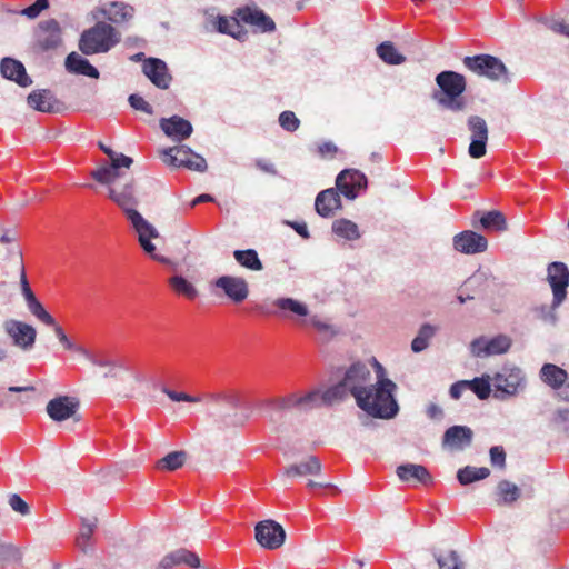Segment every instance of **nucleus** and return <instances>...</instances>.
Returning <instances> with one entry per match:
<instances>
[{"mask_svg":"<svg viewBox=\"0 0 569 569\" xmlns=\"http://www.w3.org/2000/svg\"><path fill=\"white\" fill-rule=\"evenodd\" d=\"M131 167H119L110 171H91L90 176L98 183L108 187L109 199L117 204L132 228L138 233V240L146 253L153 260L161 263H169L164 257L156 253V247L151 243V239L159 237L158 230L136 209L139 204V196L137 191V181L130 172Z\"/></svg>","mask_w":569,"mask_h":569,"instance_id":"nucleus-1","label":"nucleus"},{"mask_svg":"<svg viewBox=\"0 0 569 569\" xmlns=\"http://www.w3.org/2000/svg\"><path fill=\"white\" fill-rule=\"evenodd\" d=\"M349 389L343 381L328 388L322 393L319 391H310L305 396L295 393L282 398H277L270 402L271 413L269 417L273 430L278 433H288L291 428V421L295 418L296 409H307L325 405H332L347 397Z\"/></svg>","mask_w":569,"mask_h":569,"instance_id":"nucleus-2","label":"nucleus"},{"mask_svg":"<svg viewBox=\"0 0 569 569\" xmlns=\"http://www.w3.org/2000/svg\"><path fill=\"white\" fill-rule=\"evenodd\" d=\"M396 383L387 378L379 379L376 385H371L360 397L357 405L368 415L375 418L390 419L399 410L393 397Z\"/></svg>","mask_w":569,"mask_h":569,"instance_id":"nucleus-3","label":"nucleus"},{"mask_svg":"<svg viewBox=\"0 0 569 569\" xmlns=\"http://www.w3.org/2000/svg\"><path fill=\"white\" fill-rule=\"evenodd\" d=\"M438 91L432 93V99L443 109L452 112L465 110L467 102L462 93L466 91L467 81L463 74L456 71H442L437 74Z\"/></svg>","mask_w":569,"mask_h":569,"instance_id":"nucleus-4","label":"nucleus"},{"mask_svg":"<svg viewBox=\"0 0 569 569\" xmlns=\"http://www.w3.org/2000/svg\"><path fill=\"white\" fill-rule=\"evenodd\" d=\"M120 41L119 32L104 21L84 30L79 40V50L86 56L109 51Z\"/></svg>","mask_w":569,"mask_h":569,"instance_id":"nucleus-5","label":"nucleus"},{"mask_svg":"<svg viewBox=\"0 0 569 569\" xmlns=\"http://www.w3.org/2000/svg\"><path fill=\"white\" fill-rule=\"evenodd\" d=\"M89 360L98 370L94 372V377L99 380L106 381L107 387L112 390H117L118 393H123L126 397L129 396L128 391L132 388L127 389L124 383L129 376L128 368L122 361L111 357H92L88 355Z\"/></svg>","mask_w":569,"mask_h":569,"instance_id":"nucleus-6","label":"nucleus"},{"mask_svg":"<svg viewBox=\"0 0 569 569\" xmlns=\"http://www.w3.org/2000/svg\"><path fill=\"white\" fill-rule=\"evenodd\" d=\"M212 400L226 405L227 409H219L214 425L217 430L227 432L242 427L249 415L241 410L239 397L236 393H221L212 396Z\"/></svg>","mask_w":569,"mask_h":569,"instance_id":"nucleus-7","label":"nucleus"},{"mask_svg":"<svg viewBox=\"0 0 569 569\" xmlns=\"http://www.w3.org/2000/svg\"><path fill=\"white\" fill-rule=\"evenodd\" d=\"M463 66L480 77H486L491 81L510 80L508 69L505 63L497 57L491 54H477L472 57H465Z\"/></svg>","mask_w":569,"mask_h":569,"instance_id":"nucleus-8","label":"nucleus"},{"mask_svg":"<svg viewBox=\"0 0 569 569\" xmlns=\"http://www.w3.org/2000/svg\"><path fill=\"white\" fill-rule=\"evenodd\" d=\"M213 287L220 291V296L234 305H240L248 299L250 290L248 281L239 276H221L213 281Z\"/></svg>","mask_w":569,"mask_h":569,"instance_id":"nucleus-9","label":"nucleus"},{"mask_svg":"<svg viewBox=\"0 0 569 569\" xmlns=\"http://www.w3.org/2000/svg\"><path fill=\"white\" fill-rule=\"evenodd\" d=\"M254 538L262 548L276 550L284 543L286 532L280 523L268 519L256 525Z\"/></svg>","mask_w":569,"mask_h":569,"instance_id":"nucleus-10","label":"nucleus"},{"mask_svg":"<svg viewBox=\"0 0 569 569\" xmlns=\"http://www.w3.org/2000/svg\"><path fill=\"white\" fill-rule=\"evenodd\" d=\"M79 401L69 396H58L51 399L46 407L47 415L56 422H62L68 419L79 422L81 417L78 413Z\"/></svg>","mask_w":569,"mask_h":569,"instance_id":"nucleus-11","label":"nucleus"},{"mask_svg":"<svg viewBox=\"0 0 569 569\" xmlns=\"http://www.w3.org/2000/svg\"><path fill=\"white\" fill-rule=\"evenodd\" d=\"M548 282L552 289V307H559L567 297L569 286V269L563 262H552L548 266Z\"/></svg>","mask_w":569,"mask_h":569,"instance_id":"nucleus-12","label":"nucleus"},{"mask_svg":"<svg viewBox=\"0 0 569 569\" xmlns=\"http://www.w3.org/2000/svg\"><path fill=\"white\" fill-rule=\"evenodd\" d=\"M342 381L357 401L358 397L371 386V372L365 363L355 362L346 371Z\"/></svg>","mask_w":569,"mask_h":569,"instance_id":"nucleus-13","label":"nucleus"},{"mask_svg":"<svg viewBox=\"0 0 569 569\" xmlns=\"http://www.w3.org/2000/svg\"><path fill=\"white\" fill-rule=\"evenodd\" d=\"M3 328L6 333L12 339L16 347L22 350H30L33 348L37 330L29 323L10 319L4 321Z\"/></svg>","mask_w":569,"mask_h":569,"instance_id":"nucleus-14","label":"nucleus"},{"mask_svg":"<svg viewBox=\"0 0 569 569\" xmlns=\"http://www.w3.org/2000/svg\"><path fill=\"white\" fill-rule=\"evenodd\" d=\"M468 129L471 132V142L468 148V153L471 158L479 159L487 152L488 141V127L479 116H471L468 119Z\"/></svg>","mask_w":569,"mask_h":569,"instance_id":"nucleus-15","label":"nucleus"},{"mask_svg":"<svg viewBox=\"0 0 569 569\" xmlns=\"http://www.w3.org/2000/svg\"><path fill=\"white\" fill-rule=\"evenodd\" d=\"M523 376L520 369H509L497 373L493 378L496 388L495 397L505 399L506 396H515L523 385Z\"/></svg>","mask_w":569,"mask_h":569,"instance_id":"nucleus-16","label":"nucleus"},{"mask_svg":"<svg viewBox=\"0 0 569 569\" xmlns=\"http://www.w3.org/2000/svg\"><path fill=\"white\" fill-rule=\"evenodd\" d=\"M336 186L346 198L353 200L359 190L367 188V178L359 170L346 169L338 174Z\"/></svg>","mask_w":569,"mask_h":569,"instance_id":"nucleus-17","label":"nucleus"},{"mask_svg":"<svg viewBox=\"0 0 569 569\" xmlns=\"http://www.w3.org/2000/svg\"><path fill=\"white\" fill-rule=\"evenodd\" d=\"M453 248L465 254H476L487 250L488 241L482 234L466 230L453 237Z\"/></svg>","mask_w":569,"mask_h":569,"instance_id":"nucleus-18","label":"nucleus"},{"mask_svg":"<svg viewBox=\"0 0 569 569\" xmlns=\"http://www.w3.org/2000/svg\"><path fill=\"white\" fill-rule=\"evenodd\" d=\"M146 77L159 89H168L172 77L166 62L158 58H148L142 64Z\"/></svg>","mask_w":569,"mask_h":569,"instance_id":"nucleus-19","label":"nucleus"},{"mask_svg":"<svg viewBox=\"0 0 569 569\" xmlns=\"http://www.w3.org/2000/svg\"><path fill=\"white\" fill-rule=\"evenodd\" d=\"M237 17L261 32H272L276 30L274 21L257 7H243L237 10Z\"/></svg>","mask_w":569,"mask_h":569,"instance_id":"nucleus-20","label":"nucleus"},{"mask_svg":"<svg viewBox=\"0 0 569 569\" xmlns=\"http://www.w3.org/2000/svg\"><path fill=\"white\" fill-rule=\"evenodd\" d=\"M180 565H186L190 568L198 569L201 567V560L196 552L186 548H180L166 555L160 560L157 569H171Z\"/></svg>","mask_w":569,"mask_h":569,"instance_id":"nucleus-21","label":"nucleus"},{"mask_svg":"<svg viewBox=\"0 0 569 569\" xmlns=\"http://www.w3.org/2000/svg\"><path fill=\"white\" fill-rule=\"evenodd\" d=\"M29 107L40 112H58L62 103L48 89H38L29 93L27 98Z\"/></svg>","mask_w":569,"mask_h":569,"instance_id":"nucleus-22","label":"nucleus"},{"mask_svg":"<svg viewBox=\"0 0 569 569\" xmlns=\"http://www.w3.org/2000/svg\"><path fill=\"white\" fill-rule=\"evenodd\" d=\"M161 130L174 141H183L189 138L193 131L192 124L179 117L172 116L160 120Z\"/></svg>","mask_w":569,"mask_h":569,"instance_id":"nucleus-23","label":"nucleus"},{"mask_svg":"<svg viewBox=\"0 0 569 569\" xmlns=\"http://www.w3.org/2000/svg\"><path fill=\"white\" fill-rule=\"evenodd\" d=\"M19 258V268H20V284H21V291L24 297V300L27 302V307L29 311L36 317V318H43L48 320V311L44 309L42 303L37 299L36 295L31 290L26 270L22 263V256L20 252H18Z\"/></svg>","mask_w":569,"mask_h":569,"instance_id":"nucleus-24","label":"nucleus"},{"mask_svg":"<svg viewBox=\"0 0 569 569\" xmlns=\"http://www.w3.org/2000/svg\"><path fill=\"white\" fill-rule=\"evenodd\" d=\"M339 192L338 189L329 188L318 193L315 201V209L320 217H332L337 210L341 209Z\"/></svg>","mask_w":569,"mask_h":569,"instance_id":"nucleus-25","label":"nucleus"},{"mask_svg":"<svg viewBox=\"0 0 569 569\" xmlns=\"http://www.w3.org/2000/svg\"><path fill=\"white\" fill-rule=\"evenodd\" d=\"M473 432L466 426H453L446 430L442 439L443 447L451 450H463L471 445Z\"/></svg>","mask_w":569,"mask_h":569,"instance_id":"nucleus-26","label":"nucleus"},{"mask_svg":"<svg viewBox=\"0 0 569 569\" xmlns=\"http://www.w3.org/2000/svg\"><path fill=\"white\" fill-rule=\"evenodd\" d=\"M61 29L56 20L46 21L40 26L37 44L42 50L56 49L61 44Z\"/></svg>","mask_w":569,"mask_h":569,"instance_id":"nucleus-27","label":"nucleus"},{"mask_svg":"<svg viewBox=\"0 0 569 569\" xmlns=\"http://www.w3.org/2000/svg\"><path fill=\"white\" fill-rule=\"evenodd\" d=\"M396 473L403 482H417L421 485L432 483V476L422 465L403 463L397 467Z\"/></svg>","mask_w":569,"mask_h":569,"instance_id":"nucleus-28","label":"nucleus"},{"mask_svg":"<svg viewBox=\"0 0 569 569\" xmlns=\"http://www.w3.org/2000/svg\"><path fill=\"white\" fill-rule=\"evenodd\" d=\"M0 71L3 78L17 82L20 87H29L32 83L27 74L24 66L12 58H4L0 64Z\"/></svg>","mask_w":569,"mask_h":569,"instance_id":"nucleus-29","label":"nucleus"},{"mask_svg":"<svg viewBox=\"0 0 569 569\" xmlns=\"http://www.w3.org/2000/svg\"><path fill=\"white\" fill-rule=\"evenodd\" d=\"M322 466L316 456H308L306 460L292 463L284 468L283 475L289 478L293 477H318L321 475Z\"/></svg>","mask_w":569,"mask_h":569,"instance_id":"nucleus-30","label":"nucleus"},{"mask_svg":"<svg viewBox=\"0 0 569 569\" xmlns=\"http://www.w3.org/2000/svg\"><path fill=\"white\" fill-rule=\"evenodd\" d=\"M497 286V279L486 271L478 270L465 282V290L470 291L475 297L488 293Z\"/></svg>","mask_w":569,"mask_h":569,"instance_id":"nucleus-31","label":"nucleus"},{"mask_svg":"<svg viewBox=\"0 0 569 569\" xmlns=\"http://www.w3.org/2000/svg\"><path fill=\"white\" fill-rule=\"evenodd\" d=\"M478 218L479 227L489 232H503L508 229L505 214L498 210L476 211L473 219Z\"/></svg>","mask_w":569,"mask_h":569,"instance_id":"nucleus-32","label":"nucleus"},{"mask_svg":"<svg viewBox=\"0 0 569 569\" xmlns=\"http://www.w3.org/2000/svg\"><path fill=\"white\" fill-rule=\"evenodd\" d=\"M99 12L109 21L119 24L129 21L133 17L134 9L124 2L113 1L108 8L99 9Z\"/></svg>","mask_w":569,"mask_h":569,"instance_id":"nucleus-33","label":"nucleus"},{"mask_svg":"<svg viewBox=\"0 0 569 569\" xmlns=\"http://www.w3.org/2000/svg\"><path fill=\"white\" fill-rule=\"evenodd\" d=\"M66 69L71 73L82 74L93 79L99 78L98 69L76 52L68 54L66 59Z\"/></svg>","mask_w":569,"mask_h":569,"instance_id":"nucleus-34","label":"nucleus"},{"mask_svg":"<svg viewBox=\"0 0 569 569\" xmlns=\"http://www.w3.org/2000/svg\"><path fill=\"white\" fill-rule=\"evenodd\" d=\"M100 150L108 156L109 161L102 163L93 171H102L107 170L110 171L112 169H117L119 167H131L133 164V159L131 157H128L123 153L116 152L110 147H107L104 143L99 142L98 143Z\"/></svg>","mask_w":569,"mask_h":569,"instance_id":"nucleus-35","label":"nucleus"},{"mask_svg":"<svg viewBox=\"0 0 569 569\" xmlns=\"http://www.w3.org/2000/svg\"><path fill=\"white\" fill-rule=\"evenodd\" d=\"M190 157L192 150L186 146L169 148L161 153L163 163L174 168L186 167Z\"/></svg>","mask_w":569,"mask_h":569,"instance_id":"nucleus-36","label":"nucleus"},{"mask_svg":"<svg viewBox=\"0 0 569 569\" xmlns=\"http://www.w3.org/2000/svg\"><path fill=\"white\" fill-rule=\"evenodd\" d=\"M540 375L542 381L552 389H560L568 379L567 371L552 363L543 365Z\"/></svg>","mask_w":569,"mask_h":569,"instance_id":"nucleus-37","label":"nucleus"},{"mask_svg":"<svg viewBox=\"0 0 569 569\" xmlns=\"http://www.w3.org/2000/svg\"><path fill=\"white\" fill-rule=\"evenodd\" d=\"M47 317H48V320L43 319V318H37V319L40 320L42 323L53 328V331H54L58 340L60 341V343L63 346V348L66 350L74 351V352H78V353H81V355H84L86 357H88L89 353H88L87 349L83 348L82 346H77L76 343H73L68 338V336L66 335L62 327L54 320V318L49 312H48Z\"/></svg>","mask_w":569,"mask_h":569,"instance_id":"nucleus-38","label":"nucleus"},{"mask_svg":"<svg viewBox=\"0 0 569 569\" xmlns=\"http://www.w3.org/2000/svg\"><path fill=\"white\" fill-rule=\"evenodd\" d=\"M240 21L239 17H219L217 19V30L220 33L229 34L234 39L240 40L247 36V32L243 30Z\"/></svg>","mask_w":569,"mask_h":569,"instance_id":"nucleus-39","label":"nucleus"},{"mask_svg":"<svg viewBox=\"0 0 569 569\" xmlns=\"http://www.w3.org/2000/svg\"><path fill=\"white\" fill-rule=\"evenodd\" d=\"M377 56L387 64L398 66L406 61V57L401 54L391 41L381 42L376 48Z\"/></svg>","mask_w":569,"mask_h":569,"instance_id":"nucleus-40","label":"nucleus"},{"mask_svg":"<svg viewBox=\"0 0 569 569\" xmlns=\"http://www.w3.org/2000/svg\"><path fill=\"white\" fill-rule=\"evenodd\" d=\"M332 232L346 240L352 241L360 238L358 226L349 219H337L332 223Z\"/></svg>","mask_w":569,"mask_h":569,"instance_id":"nucleus-41","label":"nucleus"},{"mask_svg":"<svg viewBox=\"0 0 569 569\" xmlns=\"http://www.w3.org/2000/svg\"><path fill=\"white\" fill-rule=\"evenodd\" d=\"M233 257L242 268L250 271H261L263 269V264L254 249L236 250Z\"/></svg>","mask_w":569,"mask_h":569,"instance_id":"nucleus-42","label":"nucleus"},{"mask_svg":"<svg viewBox=\"0 0 569 569\" xmlns=\"http://www.w3.org/2000/svg\"><path fill=\"white\" fill-rule=\"evenodd\" d=\"M168 282L171 289L178 296H183L189 300H193L198 297V290L196 286L182 276H173L169 278Z\"/></svg>","mask_w":569,"mask_h":569,"instance_id":"nucleus-43","label":"nucleus"},{"mask_svg":"<svg viewBox=\"0 0 569 569\" xmlns=\"http://www.w3.org/2000/svg\"><path fill=\"white\" fill-rule=\"evenodd\" d=\"M496 495L499 505H510L520 497V489L508 480H501L497 486Z\"/></svg>","mask_w":569,"mask_h":569,"instance_id":"nucleus-44","label":"nucleus"},{"mask_svg":"<svg viewBox=\"0 0 569 569\" xmlns=\"http://www.w3.org/2000/svg\"><path fill=\"white\" fill-rule=\"evenodd\" d=\"M489 475L490 470L486 467L477 468L467 466L458 470L457 478L461 485L466 486L475 481L486 479Z\"/></svg>","mask_w":569,"mask_h":569,"instance_id":"nucleus-45","label":"nucleus"},{"mask_svg":"<svg viewBox=\"0 0 569 569\" xmlns=\"http://www.w3.org/2000/svg\"><path fill=\"white\" fill-rule=\"evenodd\" d=\"M186 460L187 453L184 451H172L158 460L157 468L166 471H174L181 468Z\"/></svg>","mask_w":569,"mask_h":569,"instance_id":"nucleus-46","label":"nucleus"},{"mask_svg":"<svg viewBox=\"0 0 569 569\" xmlns=\"http://www.w3.org/2000/svg\"><path fill=\"white\" fill-rule=\"evenodd\" d=\"M96 525L97 519L82 520V527L80 529L79 535L77 536L76 545L84 553H87L88 550L90 549V540L94 532Z\"/></svg>","mask_w":569,"mask_h":569,"instance_id":"nucleus-47","label":"nucleus"},{"mask_svg":"<svg viewBox=\"0 0 569 569\" xmlns=\"http://www.w3.org/2000/svg\"><path fill=\"white\" fill-rule=\"evenodd\" d=\"M436 327L425 323L420 327L417 337L411 342V349L413 352H421L429 346V340L435 336Z\"/></svg>","mask_w":569,"mask_h":569,"instance_id":"nucleus-48","label":"nucleus"},{"mask_svg":"<svg viewBox=\"0 0 569 569\" xmlns=\"http://www.w3.org/2000/svg\"><path fill=\"white\" fill-rule=\"evenodd\" d=\"M511 346V339L508 336L499 335L487 341L483 350L485 356L501 355L509 350Z\"/></svg>","mask_w":569,"mask_h":569,"instance_id":"nucleus-49","label":"nucleus"},{"mask_svg":"<svg viewBox=\"0 0 569 569\" xmlns=\"http://www.w3.org/2000/svg\"><path fill=\"white\" fill-rule=\"evenodd\" d=\"M273 305L281 311H290L301 317L308 315L307 306L292 298H278Z\"/></svg>","mask_w":569,"mask_h":569,"instance_id":"nucleus-50","label":"nucleus"},{"mask_svg":"<svg viewBox=\"0 0 569 569\" xmlns=\"http://www.w3.org/2000/svg\"><path fill=\"white\" fill-rule=\"evenodd\" d=\"M439 569H462L463 562L457 551L451 550L446 556L435 555Z\"/></svg>","mask_w":569,"mask_h":569,"instance_id":"nucleus-51","label":"nucleus"},{"mask_svg":"<svg viewBox=\"0 0 569 569\" xmlns=\"http://www.w3.org/2000/svg\"><path fill=\"white\" fill-rule=\"evenodd\" d=\"M467 385L468 389L472 390L481 400L487 399L490 395L491 388L488 379L475 378L472 380H467Z\"/></svg>","mask_w":569,"mask_h":569,"instance_id":"nucleus-52","label":"nucleus"},{"mask_svg":"<svg viewBox=\"0 0 569 569\" xmlns=\"http://www.w3.org/2000/svg\"><path fill=\"white\" fill-rule=\"evenodd\" d=\"M279 123L284 130L293 132L299 128L300 120L297 118L295 112L283 111L279 116Z\"/></svg>","mask_w":569,"mask_h":569,"instance_id":"nucleus-53","label":"nucleus"},{"mask_svg":"<svg viewBox=\"0 0 569 569\" xmlns=\"http://www.w3.org/2000/svg\"><path fill=\"white\" fill-rule=\"evenodd\" d=\"M128 101H129V104L131 106V108H133L137 111H141L147 114L153 113V109H152L151 104L139 94H136V93L130 94Z\"/></svg>","mask_w":569,"mask_h":569,"instance_id":"nucleus-54","label":"nucleus"},{"mask_svg":"<svg viewBox=\"0 0 569 569\" xmlns=\"http://www.w3.org/2000/svg\"><path fill=\"white\" fill-rule=\"evenodd\" d=\"M9 505L16 512L22 516H27L30 512L29 505L17 493L9 497Z\"/></svg>","mask_w":569,"mask_h":569,"instance_id":"nucleus-55","label":"nucleus"},{"mask_svg":"<svg viewBox=\"0 0 569 569\" xmlns=\"http://www.w3.org/2000/svg\"><path fill=\"white\" fill-rule=\"evenodd\" d=\"M48 6V0H37L33 4L23 9L22 14L27 16L30 19H34L40 14L42 10L47 9Z\"/></svg>","mask_w":569,"mask_h":569,"instance_id":"nucleus-56","label":"nucleus"},{"mask_svg":"<svg viewBox=\"0 0 569 569\" xmlns=\"http://www.w3.org/2000/svg\"><path fill=\"white\" fill-rule=\"evenodd\" d=\"M163 393H166L172 401L180 402V401H187V402H199L200 399L193 396H190L186 392H178L168 388L162 389Z\"/></svg>","mask_w":569,"mask_h":569,"instance_id":"nucleus-57","label":"nucleus"},{"mask_svg":"<svg viewBox=\"0 0 569 569\" xmlns=\"http://www.w3.org/2000/svg\"><path fill=\"white\" fill-rule=\"evenodd\" d=\"M490 460L493 466L505 468L506 466V452L502 447H492L490 449Z\"/></svg>","mask_w":569,"mask_h":569,"instance_id":"nucleus-58","label":"nucleus"},{"mask_svg":"<svg viewBox=\"0 0 569 569\" xmlns=\"http://www.w3.org/2000/svg\"><path fill=\"white\" fill-rule=\"evenodd\" d=\"M186 168L202 172L207 169V161L203 157L192 152V157L189 158Z\"/></svg>","mask_w":569,"mask_h":569,"instance_id":"nucleus-59","label":"nucleus"},{"mask_svg":"<svg viewBox=\"0 0 569 569\" xmlns=\"http://www.w3.org/2000/svg\"><path fill=\"white\" fill-rule=\"evenodd\" d=\"M337 151H338L337 146L330 141L322 142L321 144L318 146V152L323 158H326V157L333 158L335 154L337 153Z\"/></svg>","mask_w":569,"mask_h":569,"instance_id":"nucleus-60","label":"nucleus"},{"mask_svg":"<svg viewBox=\"0 0 569 569\" xmlns=\"http://www.w3.org/2000/svg\"><path fill=\"white\" fill-rule=\"evenodd\" d=\"M468 389L467 380H460L458 382H455L450 387V396L453 399H459L463 391Z\"/></svg>","mask_w":569,"mask_h":569,"instance_id":"nucleus-61","label":"nucleus"},{"mask_svg":"<svg viewBox=\"0 0 569 569\" xmlns=\"http://www.w3.org/2000/svg\"><path fill=\"white\" fill-rule=\"evenodd\" d=\"M256 167L269 174H277V169L273 163H271L269 160L266 159H258L256 160Z\"/></svg>","mask_w":569,"mask_h":569,"instance_id":"nucleus-62","label":"nucleus"},{"mask_svg":"<svg viewBox=\"0 0 569 569\" xmlns=\"http://www.w3.org/2000/svg\"><path fill=\"white\" fill-rule=\"evenodd\" d=\"M553 32L569 37V22L557 21L551 26Z\"/></svg>","mask_w":569,"mask_h":569,"instance_id":"nucleus-63","label":"nucleus"},{"mask_svg":"<svg viewBox=\"0 0 569 569\" xmlns=\"http://www.w3.org/2000/svg\"><path fill=\"white\" fill-rule=\"evenodd\" d=\"M487 341L483 340V339H476L472 341L471 343V351L475 356L477 357H480L482 355H485V346H486Z\"/></svg>","mask_w":569,"mask_h":569,"instance_id":"nucleus-64","label":"nucleus"}]
</instances>
